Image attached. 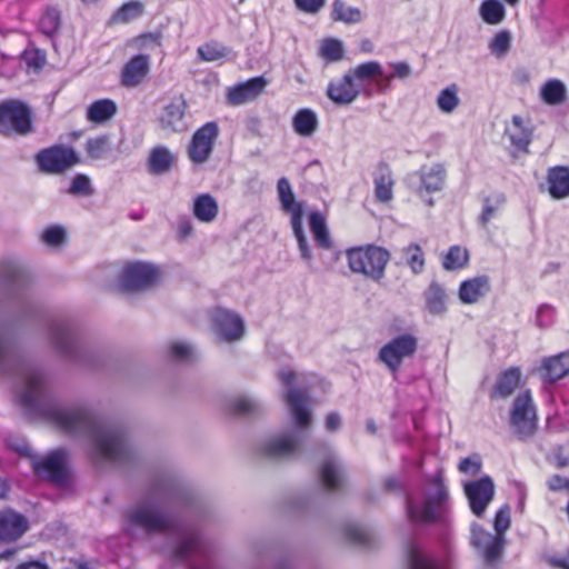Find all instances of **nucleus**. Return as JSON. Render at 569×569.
I'll use <instances>...</instances> for the list:
<instances>
[{"instance_id":"nucleus-1","label":"nucleus","mask_w":569,"mask_h":569,"mask_svg":"<svg viewBox=\"0 0 569 569\" xmlns=\"http://www.w3.org/2000/svg\"><path fill=\"white\" fill-rule=\"evenodd\" d=\"M41 415L59 430L86 439L97 458L121 461L127 456L123 432L99 419L88 407H66L58 402L41 406Z\"/></svg>"},{"instance_id":"nucleus-2","label":"nucleus","mask_w":569,"mask_h":569,"mask_svg":"<svg viewBox=\"0 0 569 569\" xmlns=\"http://www.w3.org/2000/svg\"><path fill=\"white\" fill-rule=\"evenodd\" d=\"M277 376L280 382L287 387L283 400L293 428L269 436L261 445V451L268 458L286 459L293 457L309 436L312 411L309 397L303 389L307 383V375L284 367L278 371Z\"/></svg>"},{"instance_id":"nucleus-3","label":"nucleus","mask_w":569,"mask_h":569,"mask_svg":"<svg viewBox=\"0 0 569 569\" xmlns=\"http://www.w3.org/2000/svg\"><path fill=\"white\" fill-rule=\"evenodd\" d=\"M167 489H156L148 498L127 509L124 512V529L134 535L137 529L144 532H161L174 528V520L160 511L169 498Z\"/></svg>"},{"instance_id":"nucleus-4","label":"nucleus","mask_w":569,"mask_h":569,"mask_svg":"<svg viewBox=\"0 0 569 569\" xmlns=\"http://www.w3.org/2000/svg\"><path fill=\"white\" fill-rule=\"evenodd\" d=\"M448 500V492L440 476L430 480L418 498H409L407 512L416 523H430L438 520Z\"/></svg>"},{"instance_id":"nucleus-5","label":"nucleus","mask_w":569,"mask_h":569,"mask_svg":"<svg viewBox=\"0 0 569 569\" xmlns=\"http://www.w3.org/2000/svg\"><path fill=\"white\" fill-rule=\"evenodd\" d=\"M346 257L348 267L352 272L379 281L385 276L390 253L382 247L367 244L348 249Z\"/></svg>"},{"instance_id":"nucleus-6","label":"nucleus","mask_w":569,"mask_h":569,"mask_svg":"<svg viewBox=\"0 0 569 569\" xmlns=\"http://www.w3.org/2000/svg\"><path fill=\"white\" fill-rule=\"evenodd\" d=\"M510 428L520 440L531 438L537 431V411L529 391L520 393L510 412Z\"/></svg>"},{"instance_id":"nucleus-7","label":"nucleus","mask_w":569,"mask_h":569,"mask_svg":"<svg viewBox=\"0 0 569 569\" xmlns=\"http://www.w3.org/2000/svg\"><path fill=\"white\" fill-rule=\"evenodd\" d=\"M31 129V111L26 103L19 100H6L0 103V133L27 134Z\"/></svg>"},{"instance_id":"nucleus-8","label":"nucleus","mask_w":569,"mask_h":569,"mask_svg":"<svg viewBox=\"0 0 569 569\" xmlns=\"http://www.w3.org/2000/svg\"><path fill=\"white\" fill-rule=\"evenodd\" d=\"M161 278L160 269L149 262L127 263L119 274L120 286L127 291H140L153 287Z\"/></svg>"},{"instance_id":"nucleus-9","label":"nucleus","mask_w":569,"mask_h":569,"mask_svg":"<svg viewBox=\"0 0 569 569\" xmlns=\"http://www.w3.org/2000/svg\"><path fill=\"white\" fill-rule=\"evenodd\" d=\"M417 349L418 338L407 332L392 338L382 346L378 358L390 371L396 372L401 367L402 361L411 358Z\"/></svg>"},{"instance_id":"nucleus-10","label":"nucleus","mask_w":569,"mask_h":569,"mask_svg":"<svg viewBox=\"0 0 569 569\" xmlns=\"http://www.w3.org/2000/svg\"><path fill=\"white\" fill-rule=\"evenodd\" d=\"M37 162L41 171L51 174L62 173L80 162L73 148L56 144L40 151Z\"/></svg>"},{"instance_id":"nucleus-11","label":"nucleus","mask_w":569,"mask_h":569,"mask_svg":"<svg viewBox=\"0 0 569 569\" xmlns=\"http://www.w3.org/2000/svg\"><path fill=\"white\" fill-rule=\"evenodd\" d=\"M219 126L210 121L200 127L192 136L188 156L193 163L201 164L210 158L219 136Z\"/></svg>"},{"instance_id":"nucleus-12","label":"nucleus","mask_w":569,"mask_h":569,"mask_svg":"<svg viewBox=\"0 0 569 569\" xmlns=\"http://www.w3.org/2000/svg\"><path fill=\"white\" fill-rule=\"evenodd\" d=\"M212 328L220 340L234 342L244 335V322L242 318L227 309H216L211 315Z\"/></svg>"},{"instance_id":"nucleus-13","label":"nucleus","mask_w":569,"mask_h":569,"mask_svg":"<svg viewBox=\"0 0 569 569\" xmlns=\"http://www.w3.org/2000/svg\"><path fill=\"white\" fill-rule=\"evenodd\" d=\"M463 489L471 511L477 517H481L495 497L492 479L489 476H485L478 480L465 483Z\"/></svg>"},{"instance_id":"nucleus-14","label":"nucleus","mask_w":569,"mask_h":569,"mask_svg":"<svg viewBox=\"0 0 569 569\" xmlns=\"http://www.w3.org/2000/svg\"><path fill=\"white\" fill-rule=\"evenodd\" d=\"M32 468L40 477L48 478L56 483H63L67 480V453L63 450H56L43 459L32 460Z\"/></svg>"},{"instance_id":"nucleus-15","label":"nucleus","mask_w":569,"mask_h":569,"mask_svg":"<svg viewBox=\"0 0 569 569\" xmlns=\"http://www.w3.org/2000/svg\"><path fill=\"white\" fill-rule=\"evenodd\" d=\"M471 543L483 556L487 563H493L505 547V537L490 533L478 525L471 527Z\"/></svg>"},{"instance_id":"nucleus-16","label":"nucleus","mask_w":569,"mask_h":569,"mask_svg":"<svg viewBox=\"0 0 569 569\" xmlns=\"http://www.w3.org/2000/svg\"><path fill=\"white\" fill-rule=\"evenodd\" d=\"M150 71V57L139 53L129 59L122 67L120 82L126 88H136L143 82Z\"/></svg>"},{"instance_id":"nucleus-17","label":"nucleus","mask_w":569,"mask_h":569,"mask_svg":"<svg viewBox=\"0 0 569 569\" xmlns=\"http://www.w3.org/2000/svg\"><path fill=\"white\" fill-rule=\"evenodd\" d=\"M29 528L27 518L11 509L0 512V541L13 542L21 538Z\"/></svg>"},{"instance_id":"nucleus-18","label":"nucleus","mask_w":569,"mask_h":569,"mask_svg":"<svg viewBox=\"0 0 569 569\" xmlns=\"http://www.w3.org/2000/svg\"><path fill=\"white\" fill-rule=\"evenodd\" d=\"M21 383L18 391L21 403L30 409L37 408L43 390L42 376L36 370H27L22 373Z\"/></svg>"},{"instance_id":"nucleus-19","label":"nucleus","mask_w":569,"mask_h":569,"mask_svg":"<svg viewBox=\"0 0 569 569\" xmlns=\"http://www.w3.org/2000/svg\"><path fill=\"white\" fill-rule=\"evenodd\" d=\"M361 93L352 78L346 72L340 79L329 82L327 88L328 98L337 104H350Z\"/></svg>"},{"instance_id":"nucleus-20","label":"nucleus","mask_w":569,"mask_h":569,"mask_svg":"<svg viewBox=\"0 0 569 569\" xmlns=\"http://www.w3.org/2000/svg\"><path fill=\"white\" fill-rule=\"evenodd\" d=\"M267 86L263 77H256L228 90L227 99L232 106H240L254 100Z\"/></svg>"},{"instance_id":"nucleus-21","label":"nucleus","mask_w":569,"mask_h":569,"mask_svg":"<svg viewBox=\"0 0 569 569\" xmlns=\"http://www.w3.org/2000/svg\"><path fill=\"white\" fill-rule=\"evenodd\" d=\"M187 104L181 98H177L168 103L160 114L159 122L163 130L171 132H181L186 130L184 122Z\"/></svg>"},{"instance_id":"nucleus-22","label":"nucleus","mask_w":569,"mask_h":569,"mask_svg":"<svg viewBox=\"0 0 569 569\" xmlns=\"http://www.w3.org/2000/svg\"><path fill=\"white\" fill-rule=\"evenodd\" d=\"M506 134L513 147L525 151L532 140L533 126L529 119L516 114L507 124Z\"/></svg>"},{"instance_id":"nucleus-23","label":"nucleus","mask_w":569,"mask_h":569,"mask_svg":"<svg viewBox=\"0 0 569 569\" xmlns=\"http://www.w3.org/2000/svg\"><path fill=\"white\" fill-rule=\"evenodd\" d=\"M347 72L361 91L362 88L370 82H376L378 87V81L382 79L383 76V67L380 62L371 60L359 63Z\"/></svg>"},{"instance_id":"nucleus-24","label":"nucleus","mask_w":569,"mask_h":569,"mask_svg":"<svg viewBox=\"0 0 569 569\" xmlns=\"http://www.w3.org/2000/svg\"><path fill=\"white\" fill-rule=\"evenodd\" d=\"M547 183L552 199L562 200L569 198V168L566 166L549 168Z\"/></svg>"},{"instance_id":"nucleus-25","label":"nucleus","mask_w":569,"mask_h":569,"mask_svg":"<svg viewBox=\"0 0 569 569\" xmlns=\"http://www.w3.org/2000/svg\"><path fill=\"white\" fill-rule=\"evenodd\" d=\"M540 377L548 382H555L569 373V352L542 360L538 369Z\"/></svg>"},{"instance_id":"nucleus-26","label":"nucleus","mask_w":569,"mask_h":569,"mask_svg":"<svg viewBox=\"0 0 569 569\" xmlns=\"http://www.w3.org/2000/svg\"><path fill=\"white\" fill-rule=\"evenodd\" d=\"M421 190L427 192L440 191L446 182V168L442 163L425 164L419 170Z\"/></svg>"},{"instance_id":"nucleus-27","label":"nucleus","mask_w":569,"mask_h":569,"mask_svg":"<svg viewBox=\"0 0 569 569\" xmlns=\"http://www.w3.org/2000/svg\"><path fill=\"white\" fill-rule=\"evenodd\" d=\"M489 289V279L486 276L475 277L460 284L459 299L467 305L476 303Z\"/></svg>"},{"instance_id":"nucleus-28","label":"nucleus","mask_w":569,"mask_h":569,"mask_svg":"<svg viewBox=\"0 0 569 569\" xmlns=\"http://www.w3.org/2000/svg\"><path fill=\"white\" fill-rule=\"evenodd\" d=\"M320 479L328 489H337L343 481V469L340 461L330 452L320 467Z\"/></svg>"},{"instance_id":"nucleus-29","label":"nucleus","mask_w":569,"mask_h":569,"mask_svg":"<svg viewBox=\"0 0 569 569\" xmlns=\"http://www.w3.org/2000/svg\"><path fill=\"white\" fill-rule=\"evenodd\" d=\"M192 213L200 222L210 223L218 217L219 204L211 194L201 193L193 199Z\"/></svg>"},{"instance_id":"nucleus-30","label":"nucleus","mask_w":569,"mask_h":569,"mask_svg":"<svg viewBox=\"0 0 569 569\" xmlns=\"http://www.w3.org/2000/svg\"><path fill=\"white\" fill-rule=\"evenodd\" d=\"M50 338L54 347L66 357H76V339L63 323H54L50 329Z\"/></svg>"},{"instance_id":"nucleus-31","label":"nucleus","mask_w":569,"mask_h":569,"mask_svg":"<svg viewBox=\"0 0 569 569\" xmlns=\"http://www.w3.org/2000/svg\"><path fill=\"white\" fill-rule=\"evenodd\" d=\"M278 197L282 209L291 214V221L303 216L301 203L296 202L291 184L287 178H280L277 183Z\"/></svg>"},{"instance_id":"nucleus-32","label":"nucleus","mask_w":569,"mask_h":569,"mask_svg":"<svg viewBox=\"0 0 569 569\" xmlns=\"http://www.w3.org/2000/svg\"><path fill=\"white\" fill-rule=\"evenodd\" d=\"M176 161L174 154L166 147L159 146L151 150L148 158V169L152 174H164L170 171Z\"/></svg>"},{"instance_id":"nucleus-33","label":"nucleus","mask_w":569,"mask_h":569,"mask_svg":"<svg viewBox=\"0 0 569 569\" xmlns=\"http://www.w3.org/2000/svg\"><path fill=\"white\" fill-rule=\"evenodd\" d=\"M319 126L317 113L308 108L300 109L292 118V128L301 137L313 136Z\"/></svg>"},{"instance_id":"nucleus-34","label":"nucleus","mask_w":569,"mask_h":569,"mask_svg":"<svg viewBox=\"0 0 569 569\" xmlns=\"http://www.w3.org/2000/svg\"><path fill=\"white\" fill-rule=\"evenodd\" d=\"M540 98L548 106H559L567 100V87L559 79H549L540 88Z\"/></svg>"},{"instance_id":"nucleus-35","label":"nucleus","mask_w":569,"mask_h":569,"mask_svg":"<svg viewBox=\"0 0 569 569\" xmlns=\"http://www.w3.org/2000/svg\"><path fill=\"white\" fill-rule=\"evenodd\" d=\"M426 309L432 316H442L447 311V293L438 283H431L425 291Z\"/></svg>"},{"instance_id":"nucleus-36","label":"nucleus","mask_w":569,"mask_h":569,"mask_svg":"<svg viewBox=\"0 0 569 569\" xmlns=\"http://www.w3.org/2000/svg\"><path fill=\"white\" fill-rule=\"evenodd\" d=\"M143 12L144 4L141 1L134 0L126 2L113 12L108 21V24L117 26L130 23L140 18Z\"/></svg>"},{"instance_id":"nucleus-37","label":"nucleus","mask_w":569,"mask_h":569,"mask_svg":"<svg viewBox=\"0 0 569 569\" xmlns=\"http://www.w3.org/2000/svg\"><path fill=\"white\" fill-rule=\"evenodd\" d=\"M406 556L409 569H442L436 560L426 556L421 547L416 542L407 545Z\"/></svg>"},{"instance_id":"nucleus-38","label":"nucleus","mask_w":569,"mask_h":569,"mask_svg":"<svg viewBox=\"0 0 569 569\" xmlns=\"http://www.w3.org/2000/svg\"><path fill=\"white\" fill-rule=\"evenodd\" d=\"M479 16L489 26H498L506 18V8L500 0H483L479 7Z\"/></svg>"},{"instance_id":"nucleus-39","label":"nucleus","mask_w":569,"mask_h":569,"mask_svg":"<svg viewBox=\"0 0 569 569\" xmlns=\"http://www.w3.org/2000/svg\"><path fill=\"white\" fill-rule=\"evenodd\" d=\"M389 67L392 69V72L389 74L383 72L382 79L378 81V90L381 92L390 89L392 80L398 79L405 81L412 76V68L406 61L391 62Z\"/></svg>"},{"instance_id":"nucleus-40","label":"nucleus","mask_w":569,"mask_h":569,"mask_svg":"<svg viewBox=\"0 0 569 569\" xmlns=\"http://www.w3.org/2000/svg\"><path fill=\"white\" fill-rule=\"evenodd\" d=\"M393 178L388 168L381 169L375 177V194L378 201L389 202L393 197Z\"/></svg>"},{"instance_id":"nucleus-41","label":"nucleus","mask_w":569,"mask_h":569,"mask_svg":"<svg viewBox=\"0 0 569 569\" xmlns=\"http://www.w3.org/2000/svg\"><path fill=\"white\" fill-rule=\"evenodd\" d=\"M117 112V106L113 101L103 99L93 102L87 111V118L91 122L101 123L111 119Z\"/></svg>"},{"instance_id":"nucleus-42","label":"nucleus","mask_w":569,"mask_h":569,"mask_svg":"<svg viewBox=\"0 0 569 569\" xmlns=\"http://www.w3.org/2000/svg\"><path fill=\"white\" fill-rule=\"evenodd\" d=\"M459 90L456 84L442 89L436 99L437 108L445 114H451L460 104Z\"/></svg>"},{"instance_id":"nucleus-43","label":"nucleus","mask_w":569,"mask_h":569,"mask_svg":"<svg viewBox=\"0 0 569 569\" xmlns=\"http://www.w3.org/2000/svg\"><path fill=\"white\" fill-rule=\"evenodd\" d=\"M309 224L317 243L325 249H329L331 239L325 217L320 212H312L309 217Z\"/></svg>"},{"instance_id":"nucleus-44","label":"nucleus","mask_w":569,"mask_h":569,"mask_svg":"<svg viewBox=\"0 0 569 569\" xmlns=\"http://www.w3.org/2000/svg\"><path fill=\"white\" fill-rule=\"evenodd\" d=\"M521 372L518 368H510L502 372L496 385V392L501 397L510 396L519 386Z\"/></svg>"},{"instance_id":"nucleus-45","label":"nucleus","mask_w":569,"mask_h":569,"mask_svg":"<svg viewBox=\"0 0 569 569\" xmlns=\"http://www.w3.org/2000/svg\"><path fill=\"white\" fill-rule=\"evenodd\" d=\"M402 257L413 273H420L425 267V254L421 247L410 243L401 250Z\"/></svg>"},{"instance_id":"nucleus-46","label":"nucleus","mask_w":569,"mask_h":569,"mask_svg":"<svg viewBox=\"0 0 569 569\" xmlns=\"http://www.w3.org/2000/svg\"><path fill=\"white\" fill-rule=\"evenodd\" d=\"M332 18L346 23H358L362 19V13L360 9L349 7L340 0H336L332 8Z\"/></svg>"},{"instance_id":"nucleus-47","label":"nucleus","mask_w":569,"mask_h":569,"mask_svg":"<svg viewBox=\"0 0 569 569\" xmlns=\"http://www.w3.org/2000/svg\"><path fill=\"white\" fill-rule=\"evenodd\" d=\"M469 260L466 248L460 246L451 247L443 256L442 266L446 270H457L463 268Z\"/></svg>"},{"instance_id":"nucleus-48","label":"nucleus","mask_w":569,"mask_h":569,"mask_svg":"<svg viewBox=\"0 0 569 569\" xmlns=\"http://www.w3.org/2000/svg\"><path fill=\"white\" fill-rule=\"evenodd\" d=\"M198 56L201 60L208 62H216L227 58L231 50L218 42H209L198 48Z\"/></svg>"},{"instance_id":"nucleus-49","label":"nucleus","mask_w":569,"mask_h":569,"mask_svg":"<svg viewBox=\"0 0 569 569\" xmlns=\"http://www.w3.org/2000/svg\"><path fill=\"white\" fill-rule=\"evenodd\" d=\"M345 49L340 40L325 39L320 46V56L328 62H337L343 58Z\"/></svg>"},{"instance_id":"nucleus-50","label":"nucleus","mask_w":569,"mask_h":569,"mask_svg":"<svg viewBox=\"0 0 569 569\" xmlns=\"http://www.w3.org/2000/svg\"><path fill=\"white\" fill-rule=\"evenodd\" d=\"M161 44V36L159 33H142L127 41V47L138 51L153 50Z\"/></svg>"},{"instance_id":"nucleus-51","label":"nucleus","mask_w":569,"mask_h":569,"mask_svg":"<svg viewBox=\"0 0 569 569\" xmlns=\"http://www.w3.org/2000/svg\"><path fill=\"white\" fill-rule=\"evenodd\" d=\"M86 151L91 159L104 158L110 151V141L107 136L89 139L86 143Z\"/></svg>"},{"instance_id":"nucleus-52","label":"nucleus","mask_w":569,"mask_h":569,"mask_svg":"<svg viewBox=\"0 0 569 569\" xmlns=\"http://www.w3.org/2000/svg\"><path fill=\"white\" fill-rule=\"evenodd\" d=\"M511 44V34L507 30L499 31L489 42L490 52L497 58L505 57Z\"/></svg>"},{"instance_id":"nucleus-53","label":"nucleus","mask_w":569,"mask_h":569,"mask_svg":"<svg viewBox=\"0 0 569 569\" xmlns=\"http://www.w3.org/2000/svg\"><path fill=\"white\" fill-rule=\"evenodd\" d=\"M291 226H292V230H293V234L297 239V242H298V247H299V251H300V254H301V258L308 263L310 264L311 260H312V253H311V250L309 248V244H308V241H307V237L303 232V229H302V218L298 219L296 218V220L291 221Z\"/></svg>"},{"instance_id":"nucleus-54","label":"nucleus","mask_w":569,"mask_h":569,"mask_svg":"<svg viewBox=\"0 0 569 569\" xmlns=\"http://www.w3.org/2000/svg\"><path fill=\"white\" fill-rule=\"evenodd\" d=\"M68 193L77 197H89L93 193V188L88 176L79 173L74 176L68 189Z\"/></svg>"},{"instance_id":"nucleus-55","label":"nucleus","mask_w":569,"mask_h":569,"mask_svg":"<svg viewBox=\"0 0 569 569\" xmlns=\"http://www.w3.org/2000/svg\"><path fill=\"white\" fill-rule=\"evenodd\" d=\"M231 407L234 412L250 415L258 412L261 406L259 401L252 397L239 396L232 400Z\"/></svg>"},{"instance_id":"nucleus-56","label":"nucleus","mask_w":569,"mask_h":569,"mask_svg":"<svg viewBox=\"0 0 569 569\" xmlns=\"http://www.w3.org/2000/svg\"><path fill=\"white\" fill-rule=\"evenodd\" d=\"M169 353L173 359L184 361L192 359L196 351L190 343L177 340L169 345Z\"/></svg>"},{"instance_id":"nucleus-57","label":"nucleus","mask_w":569,"mask_h":569,"mask_svg":"<svg viewBox=\"0 0 569 569\" xmlns=\"http://www.w3.org/2000/svg\"><path fill=\"white\" fill-rule=\"evenodd\" d=\"M40 27L47 34L56 32L60 27V13L57 9H48L40 20Z\"/></svg>"},{"instance_id":"nucleus-58","label":"nucleus","mask_w":569,"mask_h":569,"mask_svg":"<svg viewBox=\"0 0 569 569\" xmlns=\"http://www.w3.org/2000/svg\"><path fill=\"white\" fill-rule=\"evenodd\" d=\"M510 522H511L510 508L508 505H505L496 513V517L493 520L495 531L497 533H499L501 537H503L505 532L510 527Z\"/></svg>"},{"instance_id":"nucleus-59","label":"nucleus","mask_w":569,"mask_h":569,"mask_svg":"<svg viewBox=\"0 0 569 569\" xmlns=\"http://www.w3.org/2000/svg\"><path fill=\"white\" fill-rule=\"evenodd\" d=\"M66 232L63 228L59 226H52L47 228L42 234L41 239L42 241L51 247H58L60 246L64 240Z\"/></svg>"},{"instance_id":"nucleus-60","label":"nucleus","mask_w":569,"mask_h":569,"mask_svg":"<svg viewBox=\"0 0 569 569\" xmlns=\"http://www.w3.org/2000/svg\"><path fill=\"white\" fill-rule=\"evenodd\" d=\"M458 469L462 473H466L469 476H476L480 472L481 459L479 456L463 458L460 460V462L458 465Z\"/></svg>"},{"instance_id":"nucleus-61","label":"nucleus","mask_w":569,"mask_h":569,"mask_svg":"<svg viewBox=\"0 0 569 569\" xmlns=\"http://www.w3.org/2000/svg\"><path fill=\"white\" fill-rule=\"evenodd\" d=\"M346 536L350 541L359 545L368 543L370 537L367 529L357 525L348 526L346 528Z\"/></svg>"},{"instance_id":"nucleus-62","label":"nucleus","mask_w":569,"mask_h":569,"mask_svg":"<svg viewBox=\"0 0 569 569\" xmlns=\"http://www.w3.org/2000/svg\"><path fill=\"white\" fill-rule=\"evenodd\" d=\"M296 7L308 14L318 13L325 6L326 0H293Z\"/></svg>"},{"instance_id":"nucleus-63","label":"nucleus","mask_w":569,"mask_h":569,"mask_svg":"<svg viewBox=\"0 0 569 569\" xmlns=\"http://www.w3.org/2000/svg\"><path fill=\"white\" fill-rule=\"evenodd\" d=\"M23 58L27 66L34 71L42 69L46 63V58L40 51H27Z\"/></svg>"},{"instance_id":"nucleus-64","label":"nucleus","mask_w":569,"mask_h":569,"mask_svg":"<svg viewBox=\"0 0 569 569\" xmlns=\"http://www.w3.org/2000/svg\"><path fill=\"white\" fill-rule=\"evenodd\" d=\"M196 537L192 535L183 536L181 543L174 549V556L184 558L196 546Z\"/></svg>"}]
</instances>
